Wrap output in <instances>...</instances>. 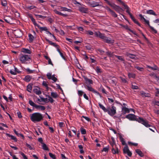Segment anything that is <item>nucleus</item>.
<instances>
[{
    "label": "nucleus",
    "mask_w": 159,
    "mask_h": 159,
    "mask_svg": "<svg viewBox=\"0 0 159 159\" xmlns=\"http://www.w3.org/2000/svg\"><path fill=\"white\" fill-rule=\"evenodd\" d=\"M86 86L87 87V89L89 91L92 92H93L94 93L95 90L93 88L89 86V85H86Z\"/></svg>",
    "instance_id": "obj_44"
},
{
    "label": "nucleus",
    "mask_w": 159,
    "mask_h": 159,
    "mask_svg": "<svg viewBox=\"0 0 159 159\" xmlns=\"http://www.w3.org/2000/svg\"><path fill=\"white\" fill-rule=\"evenodd\" d=\"M96 71L98 73H101L102 72L101 69L98 66L96 67Z\"/></svg>",
    "instance_id": "obj_60"
},
{
    "label": "nucleus",
    "mask_w": 159,
    "mask_h": 159,
    "mask_svg": "<svg viewBox=\"0 0 159 159\" xmlns=\"http://www.w3.org/2000/svg\"><path fill=\"white\" fill-rule=\"evenodd\" d=\"M54 11L56 14L59 15H61L64 17H66L67 16V15L66 14H63V13H61V12L57 11L56 10H54Z\"/></svg>",
    "instance_id": "obj_22"
},
{
    "label": "nucleus",
    "mask_w": 159,
    "mask_h": 159,
    "mask_svg": "<svg viewBox=\"0 0 159 159\" xmlns=\"http://www.w3.org/2000/svg\"><path fill=\"white\" fill-rule=\"evenodd\" d=\"M109 150V147H106L104 148L102 150V151H104L105 152H107Z\"/></svg>",
    "instance_id": "obj_58"
},
{
    "label": "nucleus",
    "mask_w": 159,
    "mask_h": 159,
    "mask_svg": "<svg viewBox=\"0 0 159 159\" xmlns=\"http://www.w3.org/2000/svg\"><path fill=\"white\" fill-rule=\"evenodd\" d=\"M46 40L51 45H52L56 48L57 47L58 45L56 44L55 43L52 42L51 41H50L48 39H46Z\"/></svg>",
    "instance_id": "obj_29"
},
{
    "label": "nucleus",
    "mask_w": 159,
    "mask_h": 159,
    "mask_svg": "<svg viewBox=\"0 0 159 159\" xmlns=\"http://www.w3.org/2000/svg\"><path fill=\"white\" fill-rule=\"evenodd\" d=\"M119 138L120 140V142L122 143V144L123 145H127L126 144V143L124 139L122 137L121 135H120Z\"/></svg>",
    "instance_id": "obj_25"
},
{
    "label": "nucleus",
    "mask_w": 159,
    "mask_h": 159,
    "mask_svg": "<svg viewBox=\"0 0 159 159\" xmlns=\"http://www.w3.org/2000/svg\"><path fill=\"white\" fill-rule=\"evenodd\" d=\"M156 92L155 93L156 96H159V89L156 88Z\"/></svg>",
    "instance_id": "obj_62"
},
{
    "label": "nucleus",
    "mask_w": 159,
    "mask_h": 159,
    "mask_svg": "<svg viewBox=\"0 0 159 159\" xmlns=\"http://www.w3.org/2000/svg\"><path fill=\"white\" fill-rule=\"evenodd\" d=\"M133 21L136 24L138 25L139 26H140V24L136 20L135 18L134 19Z\"/></svg>",
    "instance_id": "obj_63"
},
{
    "label": "nucleus",
    "mask_w": 159,
    "mask_h": 159,
    "mask_svg": "<svg viewBox=\"0 0 159 159\" xmlns=\"http://www.w3.org/2000/svg\"><path fill=\"white\" fill-rule=\"evenodd\" d=\"M108 5L112 7L115 11L120 14H121V13L124 11V10L122 8L113 2H110Z\"/></svg>",
    "instance_id": "obj_4"
},
{
    "label": "nucleus",
    "mask_w": 159,
    "mask_h": 159,
    "mask_svg": "<svg viewBox=\"0 0 159 159\" xmlns=\"http://www.w3.org/2000/svg\"><path fill=\"white\" fill-rule=\"evenodd\" d=\"M141 95L143 97H149L150 95L148 93H146L143 91L140 92Z\"/></svg>",
    "instance_id": "obj_16"
},
{
    "label": "nucleus",
    "mask_w": 159,
    "mask_h": 159,
    "mask_svg": "<svg viewBox=\"0 0 159 159\" xmlns=\"http://www.w3.org/2000/svg\"><path fill=\"white\" fill-rule=\"evenodd\" d=\"M128 76L129 78H134L135 77V75L134 74L129 73L128 74Z\"/></svg>",
    "instance_id": "obj_39"
},
{
    "label": "nucleus",
    "mask_w": 159,
    "mask_h": 159,
    "mask_svg": "<svg viewBox=\"0 0 159 159\" xmlns=\"http://www.w3.org/2000/svg\"><path fill=\"white\" fill-rule=\"evenodd\" d=\"M25 70L28 72V74L32 73L34 71V70H31L29 68L25 69Z\"/></svg>",
    "instance_id": "obj_48"
},
{
    "label": "nucleus",
    "mask_w": 159,
    "mask_h": 159,
    "mask_svg": "<svg viewBox=\"0 0 159 159\" xmlns=\"http://www.w3.org/2000/svg\"><path fill=\"white\" fill-rule=\"evenodd\" d=\"M80 131L81 133L83 134H86V130L84 128H81L80 129Z\"/></svg>",
    "instance_id": "obj_54"
},
{
    "label": "nucleus",
    "mask_w": 159,
    "mask_h": 159,
    "mask_svg": "<svg viewBox=\"0 0 159 159\" xmlns=\"http://www.w3.org/2000/svg\"><path fill=\"white\" fill-rule=\"evenodd\" d=\"M128 143L129 145H133L134 146H136L138 145V144L137 143H133L131 142H128Z\"/></svg>",
    "instance_id": "obj_56"
},
{
    "label": "nucleus",
    "mask_w": 159,
    "mask_h": 159,
    "mask_svg": "<svg viewBox=\"0 0 159 159\" xmlns=\"http://www.w3.org/2000/svg\"><path fill=\"white\" fill-rule=\"evenodd\" d=\"M111 151L113 154H118L119 152L116 146H115V147L112 148Z\"/></svg>",
    "instance_id": "obj_15"
},
{
    "label": "nucleus",
    "mask_w": 159,
    "mask_h": 159,
    "mask_svg": "<svg viewBox=\"0 0 159 159\" xmlns=\"http://www.w3.org/2000/svg\"><path fill=\"white\" fill-rule=\"evenodd\" d=\"M21 51L25 53H28L29 54H30L31 52V51L29 49L25 48H22Z\"/></svg>",
    "instance_id": "obj_19"
},
{
    "label": "nucleus",
    "mask_w": 159,
    "mask_h": 159,
    "mask_svg": "<svg viewBox=\"0 0 159 159\" xmlns=\"http://www.w3.org/2000/svg\"><path fill=\"white\" fill-rule=\"evenodd\" d=\"M29 39L30 41H32L34 39V37L33 35L31 34H29Z\"/></svg>",
    "instance_id": "obj_51"
},
{
    "label": "nucleus",
    "mask_w": 159,
    "mask_h": 159,
    "mask_svg": "<svg viewBox=\"0 0 159 159\" xmlns=\"http://www.w3.org/2000/svg\"><path fill=\"white\" fill-rule=\"evenodd\" d=\"M106 53L107 55L110 57H111L112 56L113 53L111 52L108 51L106 52Z\"/></svg>",
    "instance_id": "obj_50"
},
{
    "label": "nucleus",
    "mask_w": 159,
    "mask_h": 159,
    "mask_svg": "<svg viewBox=\"0 0 159 159\" xmlns=\"http://www.w3.org/2000/svg\"><path fill=\"white\" fill-rule=\"evenodd\" d=\"M126 118L131 120H136L138 122L140 123L146 127H149L152 126L151 125L148 124V122L146 120H144L141 117H137L134 114H129L127 115Z\"/></svg>",
    "instance_id": "obj_1"
},
{
    "label": "nucleus",
    "mask_w": 159,
    "mask_h": 159,
    "mask_svg": "<svg viewBox=\"0 0 159 159\" xmlns=\"http://www.w3.org/2000/svg\"><path fill=\"white\" fill-rule=\"evenodd\" d=\"M31 78V76L29 75H27L25 76V78H24V80L26 82H29L30 81Z\"/></svg>",
    "instance_id": "obj_26"
},
{
    "label": "nucleus",
    "mask_w": 159,
    "mask_h": 159,
    "mask_svg": "<svg viewBox=\"0 0 159 159\" xmlns=\"http://www.w3.org/2000/svg\"><path fill=\"white\" fill-rule=\"evenodd\" d=\"M84 93V92L81 90H78V95L80 96H82Z\"/></svg>",
    "instance_id": "obj_55"
},
{
    "label": "nucleus",
    "mask_w": 159,
    "mask_h": 159,
    "mask_svg": "<svg viewBox=\"0 0 159 159\" xmlns=\"http://www.w3.org/2000/svg\"><path fill=\"white\" fill-rule=\"evenodd\" d=\"M43 116L42 114L39 112L32 114L30 116V120L34 122H39L43 119Z\"/></svg>",
    "instance_id": "obj_3"
},
{
    "label": "nucleus",
    "mask_w": 159,
    "mask_h": 159,
    "mask_svg": "<svg viewBox=\"0 0 159 159\" xmlns=\"http://www.w3.org/2000/svg\"><path fill=\"white\" fill-rule=\"evenodd\" d=\"M123 153L124 154H126L129 157L131 156L132 152L129 150L128 147L127 145H126L123 149Z\"/></svg>",
    "instance_id": "obj_9"
},
{
    "label": "nucleus",
    "mask_w": 159,
    "mask_h": 159,
    "mask_svg": "<svg viewBox=\"0 0 159 159\" xmlns=\"http://www.w3.org/2000/svg\"><path fill=\"white\" fill-rule=\"evenodd\" d=\"M46 40L51 45H52L56 48L57 47L58 45L56 44L55 43L52 42L51 41H50L48 39H46Z\"/></svg>",
    "instance_id": "obj_28"
},
{
    "label": "nucleus",
    "mask_w": 159,
    "mask_h": 159,
    "mask_svg": "<svg viewBox=\"0 0 159 159\" xmlns=\"http://www.w3.org/2000/svg\"><path fill=\"white\" fill-rule=\"evenodd\" d=\"M131 88L133 89H139V87L137 86L132 84L131 85Z\"/></svg>",
    "instance_id": "obj_57"
},
{
    "label": "nucleus",
    "mask_w": 159,
    "mask_h": 159,
    "mask_svg": "<svg viewBox=\"0 0 159 159\" xmlns=\"http://www.w3.org/2000/svg\"><path fill=\"white\" fill-rule=\"evenodd\" d=\"M84 78L85 80L86 84H92L93 81L89 79L87 77L84 76Z\"/></svg>",
    "instance_id": "obj_12"
},
{
    "label": "nucleus",
    "mask_w": 159,
    "mask_h": 159,
    "mask_svg": "<svg viewBox=\"0 0 159 159\" xmlns=\"http://www.w3.org/2000/svg\"><path fill=\"white\" fill-rule=\"evenodd\" d=\"M14 133L17 135L18 136H20V137H22L23 138H24V135L21 134H20V133H18L17 131L15 130V129H14Z\"/></svg>",
    "instance_id": "obj_43"
},
{
    "label": "nucleus",
    "mask_w": 159,
    "mask_h": 159,
    "mask_svg": "<svg viewBox=\"0 0 159 159\" xmlns=\"http://www.w3.org/2000/svg\"><path fill=\"white\" fill-rule=\"evenodd\" d=\"M31 21L33 23V24L35 26H37V25H38V24L36 23L35 20L34 18H33V17L31 19Z\"/></svg>",
    "instance_id": "obj_53"
},
{
    "label": "nucleus",
    "mask_w": 159,
    "mask_h": 159,
    "mask_svg": "<svg viewBox=\"0 0 159 159\" xmlns=\"http://www.w3.org/2000/svg\"><path fill=\"white\" fill-rule=\"evenodd\" d=\"M78 147L80 149V152L81 154L84 153V152L83 150V146L81 145H80L78 146Z\"/></svg>",
    "instance_id": "obj_46"
},
{
    "label": "nucleus",
    "mask_w": 159,
    "mask_h": 159,
    "mask_svg": "<svg viewBox=\"0 0 159 159\" xmlns=\"http://www.w3.org/2000/svg\"><path fill=\"white\" fill-rule=\"evenodd\" d=\"M98 105L100 108L102 109L104 112H107V108H106L102 105L100 103H98Z\"/></svg>",
    "instance_id": "obj_31"
},
{
    "label": "nucleus",
    "mask_w": 159,
    "mask_h": 159,
    "mask_svg": "<svg viewBox=\"0 0 159 159\" xmlns=\"http://www.w3.org/2000/svg\"><path fill=\"white\" fill-rule=\"evenodd\" d=\"M120 78L121 80L122 83H128V82L126 79L122 77H120Z\"/></svg>",
    "instance_id": "obj_40"
},
{
    "label": "nucleus",
    "mask_w": 159,
    "mask_h": 159,
    "mask_svg": "<svg viewBox=\"0 0 159 159\" xmlns=\"http://www.w3.org/2000/svg\"><path fill=\"white\" fill-rule=\"evenodd\" d=\"M104 42L108 44H113L114 43V40H112L111 38L106 36L103 40Z\"/></svg>",
    "instance_id": "obj_10"
},
{
    "label": "nucleus",
    "mask_w": 159,
    "mask_h": 159,
    "mask_svg": "<svg viewBox=\"0 0 159 159\" xmlns=\"http://www.w3.org/2000/svg\"><path fill=\"white\" fill-rule=\"evenodd\" d=\"M123 5L125 7V9H126V12L129 15H131V14L130 12L129 7L128 6L126 5H125L124 3H123Z\"/></svg>",
    "instance_id": "obj_24"
},
{
    "label": "nucleus",
    "mask_w": 159,
    "mask_h": 159,
    "mask_svg": "<svg viewBox=\"0 0 159 159\" xmlns=\"http://www.w3.org/2000/svg\"><path fill=\"white\" fill-rule=\"evenodd\" d=\"M146 13L149 15H152L154 16H157L155 12L152 10H149L147 11Z\"/></svg>",
    "instance_id": "obj_23"
},
{
    "label": "nucleus",
    "mask_w": 159,
    "mask_h": 159,
    "mask_svg": "<svg viewBox=\"0 0 159 159\" xmlns=\"http://www.w3.org/2000/svg\"><path fill=\"white\" fill-rule=\"evenodd\" d=\"M46 97H47L48 99V101L50 102L51 103H53L54 100L53 99V98L51 97L50 96L47 95H46Z\"/></svg>",
    "instance_id": "obj_42"
},
{
    "label": "nucleus",
    "mask_w": 159,
    "mask_h": 159,
    "mask_svg": "<svg viewBox=\"0 0 159 159\" xmlns=\"http://www.w3.org/2000/svg\"><path fill=\"white\" fill-rule=\"evenodd\" d=\"M89 5L92 7H96L101 6H102V2H98L92 0H89L88 2Z\"/></svg>",
    "instance_id": "obj_7"
},
{
    "label": "nucleus",
    "mask_w": 159,
    "mask_h": 159,
    "mask_svg": "<svg viewBox=\"0 0 159 159\" xmlns=\"http://www.w3.org/2000/svg\"><path fill=\"white\" fill-rule=\"evenodd\" d=\"M6 134L7 136L10 137L11 139L14 140L15 142H17V139L16 137L10 135V134L8 133H6Z\"/></svg>",
    "instance_id": "obj_17"
},
{
    "label": "nucleus",
    "mask_w": 159,
    "mask_h": 159,
    "mask_svg": "<svg viewBox=\"0 0 159 159\" xmlns=\"http://www.w3.org/2000/svg\"><path fill=\"white\" fill-rule=\"evenodd\" d=\"M11 18L10 16H6L4 17V20L7 23L12 24L11 23Z\"/></svg>",
    "instance_id": "obj_21"
},
{
    "label": "nucleus",
    "mask_w": 159,
    "mask_h": 159,
    "mask_svg": "<svg viewBox=\"0 0 159 159\" xmlns=\"http://www.w3.org/2000/svg\"><path fill=\"white\" fill-rule=\"evenodd\" d=\"M19 60L22 64H29L31 61V57L30 55L20 54V55Z\"/></svg>",
    "instance_id": "obj_2"
},
{
    "label": "nucleus",
    "mask_w": 159,
    "mask_h": 159,
    "mask_svg": "<svg viewBox=\"0 0 159 159\" xmlns=\"http://www.w3.org/2000/svg\"><path fill=\"white\" fill-rule=\"evenodd\" d=\"M37 27H38V28L41 31H47V30H48L47 27H41L39 25H37Z\"/></svg>",
    "instance_id": "obj_27"
},
{
    "label": "nucleus",
    "mask_w": 159,
    "mask_h": 159,
    "mask_svg": "<svg viewBox=\"0 0 159 159\" xmlns=\"http://www.w3.org/2000/svg\"><path fill=\"white\" fill-rule=\"evenodd\" d=\"M154 75V73H151V74H149V75L150 76H153V78L154 79H155V80H157V81H159V77L157 76L156 75Z\"/></svg>",
    "instance_id": "obj_35"
},
{
    "label": "nucleus",
    "mask_w": 159,
    "mask_h": 159,
    "mask_svg": "<svg viewBox=\"0 0 159 159\" xmlns=\"http://www.w3.org/2000/svg\"><path fill=\"white\" fill-rule=\"evenodd\" d=\"M61 11H67L70 12L71 11V10L69 9H68L66 7H61Z\"/></svg>",
    "instance_id": "obj_36"
},
{
    "label": "nucleus",
    "mask_w": 159,
    "mask_h": 159,
    "mask_svg": "<svg viewBox=\"0 0 159 159\" xmlns=\"http://www.w3.org/2000/svg\"><path fill=\"white\" fill-rule=\"evenodd\" d=\"M110 83L112 84L116 85V79L114 77L110 76Z\"/></svg>",
    "instance_id": "obj_11"
},
{
    "label": "nucleus",
    "mask_w": 159,
    "mask_h": 159,
    "mask_svg": "<svg viewBox=\"0 0 159 159\" xmlns=\"http://www.w3.org/2000/svg\"><path fill=\"white\" fill-rule=\"evenodd\" d=\"M42 148L43 150H48V148L45 144L44 143H42Z\"/></svg>",
    "instance_id": "obj_41"
},
{
    "label": "nucleus",
    "mask_w": 159,
    "mask_h": 159,
    "mask_svg": "<svg viewBox=\"0 0 159 159\" xmlns=\"http://www.w3.org/2000/svg\"><path fill=\"white\" fill-rule=\"evenodd\" d=\"M51 95L52 98H56L58 97V95L56 92H51Z\"/></svg>",
    "instance_id": "obj_30"
},
{
    "label": "nucleus",
    "mask_w": 159,
    "mask_h": 159,
    "mask_svg": "<svg viewBox=\"0 0 159 159\" xmlns=\"http://www.w3.org/2000/svg\"><path fill=\"white\" fill-rule=\"evenodd\" d=\"M95 35L99 37L100 38L102 39L103 40L104 39L106 36L104 34L101 33L100 32H96L95 33Z\"/></svg>",
    "instance_id": "obj_13"
},
{
    "label": "nucleus",
    "mask_w": 159,
    "mask_h": 159,
    "mask_svg": "<svg viewBox=\"0 0 159 159\" xmlns=\"http://www.w3.org/2000/svg\"><path fill=\"white\" fill-rule=\"evenodd\" d=\"M34 92L36 94L38 95H39L41 93L40 90L39 89H34Z\"/></svg>",
    "instance_id": "obj_33"
},
{
    "label": "nucleus",
    "mask_w": 159,
    "mask_h": 159,
    "mask_svg": "<svg viewBox=\"0 0 159 159\" xmlns=\"http://www.w3.org/2000/svg\"><path fill=\"white\" fill-rule=\"evenodd\" d=\"M136 152L140 157H143L144 156V154L139 149H137L135 150Z\"/></svg>",
    "instance_id": "obj_20"
},
{
    "label": "nucleus",
    "mask_w": 159,
    "mask_h": 159,
    "mask_svg": "<svg viewBox=\"0 0 159 159\" xmlns=\"http://www.w3.org/2000/svg\"><path fill=\"white\" fill-rule=\"evenodd\" d=\"M151 70H159V68L156 65H154L153 67H151Z\"/></svg>",
    "instance_id": "obj_47"
},
{
    "label": "nucleus",
    "mask_w": 159,
    "mask_h": 159,
    "mask_svg": "<svg viewBox=\"0 0 159 159\" xmlns=\"http://www.w3.org/2000/svg\"><path fill=\"white\" fill-rule=\"evenodd\" d=\"M115 56L117 58L118 60H120L121 61H124L125 60L124 59V58L120 56H117L116 55H115Z\"/></svg>",
    "instance_id": "obj_45"
},
{
    "label": "nucleus",
    "mask_w": 159,
    "mask_h": 159,
    "mask_svg": "<svg viewBox=\"0 0 159 159\" xmlns=\"http://www.w3.org/2000/svg\"><path fill=\"white\" fill-rule=\"evenodd\" d=\"M122 110L123 113L124 114L129 113V111L128 108L125 107H123L122 108Z\"/></svg>",
    "instance_id": "obj_18"
},
{
    "label": "nucleus",
    "mask_w": 159,
    "mask_h": 159,
    "mask_svg": "<svg viewBox=\"0 0 159 159\" xmlns=\"http://www.w3.org/2000/svg\"><path fill=\"white\" fill-rule=\"evenodd\" d=\"M35 108L37 109H40L42 111L44 110L45 109V107L41 105H37L36 107Z\"/></svg>",
    "instance_id": "obj_32"
},
{
    "label": "nucleus",
    "mask_w": 159,
    "mask_h": 159,
    "mask_svg": "<svg viewBox=\"0 0 159 159\" xmlns=\"http://www.w3.org/2000/svg\"><path fill=\"white\" fill-rule=\"evenodd\" d=\"M126 55L127 56L129 57V58L131 59H134L136 57V56L135 55L131 54L129 53H127Z\"/></svg>",
    "instance_id": "obj_34"
},
{
    "label": "nucleus",
    "mask_w": 159,
    "mask_h": 159,
    "mask_svg": "<svg viewBox=\"0 0 159 159\" xmlns=\"http://www.w3.org/2000/svg\"><path fill=\"white\" fill-rule=\"evenodd\" d=\"M1 4L3 6L6 7L7 5V2L5 0H2L1 1Z\"/></svg>",
    "instance_id": "obj_49"
},
{
    "label": "nucleus",
    "mask_w": 159,
    "mask_h": 159,
    "mask_svg": "<svg viewBox=\"0 0 159 159\" xmlns=\"http://www.w3.org/2000/svg\"><path fill=\"white\" fill-rule=\"evenodd\" d=\"M20 154L22 156H23L24 159H28L27 157L23 153L20 152Z\"/></svg>",
    "instance_id": "obj_61"
},
{
    "label": "nucleus",
    "mask_w": 159,
    "mask_h": 159,
    "mask_svg": "<svg viewBox=\"0 0 159 159\" xmlns=\"http://www.w3.org/2000/svg\"><path fill=\"white\" fill-rule=\"evenodd\" d=\"M139 17H140V19L141 20H143L146 23L148 26H149L150 28L151 29L152 31H153L155 33L157 34V31L153 27L150 26L149 22V20H146L143 16L141 14L139 15Z\"/></svg>",
    "instance_id": "obj_6"
},
{
    "label": "nucleus",
    "mask_w": 159,
    "mask_h": 159,
    "mask_svg": "<svg viewBox=\"0 0 159 159\" xmlns=\"http://www.w3.org/2000/svg\"><path fill=\"white\" fill-rule=\"evenodd\" d=\"M116 108L113 105H112L111 108L107 107V112L110 116H112L116 113Z\"/></svg>",
    "instance_id": "obj_5"
},
{
    "label": "nucleus",
    "mask_w": 159,
    "mask_h": 159,
    "mask_svg": "<svg viewBox=\"0 0 159 159\" xmlns=\"http://www.w3.org/2000/svg\"><path fill=\"white\" fill-rule=\"evenodd\" d=\"M32 85L30 84L27 85L26 90L28 91L30 93L32 91Z\"/></svg>",
    "instance_id": "obj_37"
},
{
    "label": "nucleus",
    "mask_w": 159,
    "mask_h": 159,
    "mask_svg": "<svg viewBox=\"0 0 159 159\" xmlns=\"http://www.w3.org/2000/svg\"><path fill=\"white\" fill-rule=\"evenodd\" d=\"M51 79L54 82H56L57 80V78H56L54 75L52 76Z\"/></svg>",
    "instance_id": "obj_64"
},
{
    "label": "nucleus",
    "mask_w": 159,
    "mask_h": 159,
    "mask_svg": "<svg viewBox=\"0 0 159 159\" xmlns=\"http://www.w3.org/2000/svg\"><path fill=\"white\" fill-rule=\"evenodd\" d=\"M79 10L81 12L84 13H86L88 12V9L84 7H79Z\"/></svg>",
    "instance_id": "obj_14"
},
{
    "label": "nucleus",
    "mask_w": 159,
    "mask_h": 159,
    "mask_svg": "<svg viewBox=\"0 0 159 159\" xmlns=\"http://www.w3.org/2000/svg\"><path fill=\"white\" fill-rule=\"evenodd\" d=\"M49 155L50 157L52 159H56V157L54 154H53L52 153H49Z\"/></svg>",
    "instance_id": "obj_52"
},
{
    "label": "nucleus",
    "mask_w": 159,
    "mask_h": 159,
    "mask_svg": "<svg viewBox=\"0 0 159 159\" xmlns=\"http://www.w3.org/2000/svg\"><path fill=\"white\" fill-rule=\"evenodd\" d=\"M104 8L110 13L111 15L113 17L115 18H116L117 17V15L115 12L111 9L108 6H105L104 7Z\"/></svg>",
    "instance_id": "obj_8"
},
{
    "label": "nucleus",
    "mask_w": 159,
    "mask_h": 159,
    "mask_svg": "<svg viewBox=\"0 0 159 159\" xmlns=\"http://www.w3.org/2000/svg\"><path fill=\"white\" fill-rule=\"evenodd\" d=\"M47 76L48 78L49 79H51L52 78V73H47Z\"/></svg>",
    "instance_id": "obj_59"
},
{
    "label": "nucleus",
    "mask_w": 159,
    "mask_h": 159,
    "mask_svg": "<svg viewBox=\"0 0 159 159\" xmlns=\"http://www.w3.org/2000/svg\"><path fill=\"white\" fill-rule=\"evenodd\" d=\"M29 103L30 106L35 107H36L37 105L34 103L32 100H29Z\"/></svg>",
    "instance_id": "obj_38"
}]
</instances>
